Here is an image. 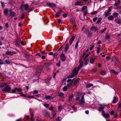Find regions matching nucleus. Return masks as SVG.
<instances>
[{"label":"nucleus","mask_w":121,"mask_h":121,"mask_svg":"<svg viewBox=\"0 0 121 121\" xmlns=\"http://www.w3.org/2000/svg\"><path fill=\"white\" fill-rule=\"evenodd\" d=\"M114 113V111H112L110 113L111 115H112Z\"/></svg>","instance_id":"774afa93"},{"label":"nucleus","mask_w":121,"mask_h":121,"mask_svg":"<svg viewBox=\"0 0 121 121\" xmlns=\"http://www.w3.org/2000/svg\"><path fill=\"white\" fill-rule=\"evenodd\" d=\"M97 53H99L100 51V48L99 47H97Z\"/></svg>","instance_id":"6e6d98bb"},{"label":"nucleus","mask_w":121,"mask_h":121,"mask_svg":"<svg viewBox=\"0 0 121 121\" xmlns=\"http://www.w3.org/2000/svg\"><path fill=\"white\" fill-rule=\"evenodd\" d=\"M102 19L101 18H99V19L97 21L96 23H99L101 21V20Z\"/></svg>","instance_id":"c03bdc74"},{"label":"nucleus","mask_w":121,"mask_h":121,"mask_svg":"<svg viewBox=\"0 0 121 121\" xmlns=\"http://www.w3.org/2000/svg\"><path fill=\"white\" fill-rule=\"evenodd\" d=\"M36 121H45L43 120H42L41 118L37 117L36 119Z\"/></svg>","instance_id":"c756f323"},{"label":"nucleus","mask_w":121,"mask_h":121,"mask_svg":"<svg viewBox=\"0 0 121 121\" xmlns=\"http://www.w3.org/2000/svg\"><path fill=\"white\" fill-rule=\"evenodd\" d=\"M60 57L61 58H65V55L63 54H62L60 56Z\"/></svg>","instance_id":"5fc2aeb1"},{"label":"nucleus","mask_w":121,"mask_h":121,"mask_svg":"<svg viewBox=\"0 0 121 121\" xmlns=\"http://www.w3.org/2000/svg\"><path fill=\"white\" fill-rule=\"evenodd\" d=\"M75 5H79L82 6V3L81 2L77 1L76 2L75 4Z\"/></svg>","instance_id":"aec40b11"},{"label":"nucleus","mask_w":121,"mask_h":121,"mask_svg":"<svg viewBox=\"0 0 121 121\" xmlns=\"http://www.w3.org/2000/svg\"><path fill=\"white\" fill-rule=\"evenodd\" d=\"M118 110L119 111H121V103L119 105Z\"/></svg>","instance_id":"ea45409f"},{"label":"nucleus","mask_w":121,"mask_h":121,"mask_svg":"<svg viewBox=\"0 0 121 121\" xmlns=\"http://www.w3.org/2000/svg\"><path fill=\"white\" fill-rule=\"evenodd\" d=\"M120 3L119 1H118L114 5L116 6H117L118 5V4H119Z\"/></svg>","instance_id":"79ce46f5"},{"label":"nucleus","mask_w":121,"mask_h":121,"mask_svg":"<svg viewBox=\"0 0 121 121\" xmlns=\"http://www.w3.org/2000/svg\"><path fill=\"white\" fill-rule=\"evenodd\" d=\"M67 87L66 86H65L63 88V90L64 91H65L67 90Z\"/></svg>","instance_id":"72a5a7b5"},{"label":"nucleus","mask_w":121,"mask_h":121,"mask_svg":"<svg viewBox=\"0 0 121 121\" xmlns=\"http://www.w3.org/2000/svg\"><path fill=\"white\" fill-rule=\"evenodd\" d=\"M105 72L104 71H102L100 72V74L102 75H104L105 73Z\"/></svg>","instance_id":"a19ab883"},{"label":"nucleus","mask_w":121,"mask_h":121,"mask_svg":"<svg viewBox=\"0 0 121 121\" xmlns=\"http://www.w3.org/2000/svg\"><path fill=\"white\" fill-rule=\"evenodd\" d=\"M49 109L51 111H52L53 110V107L52 106L50 108H49Z\"/></svg>","instance_id":"680f3d73"},{"label":"nucleus","mask_w":121,"mask_h":121,"mask_svg":"<svg viewBox=\"0 0 121 121\" xmlns=\"http://www.w3.org/2000/svg\"><path fill=\"white\" fill-rule=\"evenodd\" d=\"M85 102V99H84V96L83 95L82 97L81 100H79L78 103L79 104H80V106L82 107L83 106H82V104L83 105L84 104Z\"/></svg>","instance_id":"7ed1b4c3"},{"label":"nucleus","mask_w":121,"mask_h":121,"mask_svg":"<svg viewBox=\"0 0 121 121\" xmlns=\"http://www.w3.org/2000/svg\"><path fill=\"white\" fill-rule=\"evenodd\" d=\"M113 61L114 62L115 64H117L119 63V61L118 60V58L116 57H114V58L113 59Z\"/></svg>","instance_id":"6e6552de"},{"label":"nucleus","mask_w":121,"mask_h":121,"mask_svg":"<svg viewBox=\"0 0 121 121\" xmlns=\"http://www.w3.org/2000/svg\"><path fill=\"white\" fill-rule=\"evenodd\" d=\"M97 19V17H96L95 18H94L93 19V20L94 21H95Z\"/></svg>","instance_id":"338daca9"},{"label":"nucleus","mask_w":121,"mask_h":121,"mask_svg":"<svg viewBox=\"0 0 121 121\" xmlns=\"http://www.w3.org/2000/svg\"><path fill=\"white\" fill-rule=\"evenodd\" d=\"M11 90V87L9 86H7L2 89V91L4 93L9 92Z\"/></svg>","instance_id":"f03ea898"},{"label":"nucleus","mask_w":121,"mask_h":121,"mask_svg":"<svg viewBox=\"0 0 121 121\" xmlns=\"http://www.w3.org/2000/svg\"><path fill=\"white\" fill-rule=\"evenodd\" d=\"M46 5L48 6H49L50 8H52L54 7H56V5L53 3H47Z\"/></svg>","instance_id":"20e7f679"},{"label":"nucleus","mask_w":121,"mask_h":121,"mask_svg":"<svg viewBox=\"0 0 121 121\" xmlns=\"http://www.w3.org/2000/svg\"><path fill=\"white\" fill-rule=\"evenodd\" d=\"M93 85L92 84L89 83L87 84L86 86V88H88L93 86Z\"/></svg>","instance_id":"c85d7f7f"},{"label":"nucleus","mask_w":121,"mask_h":121,"mask_svg":"<svg viewBox=\"0 0 121 121\" xmlns=\"http://www.w3.org/2000/svg\"><path fill=\"white\" fill-rule=\"evenodd\" d=\"M117 97H114L113 98V99L112 101V103L113 104L115 103L117 101Z\"/></svg>","instance_id":"393cba45"},{"label":"nucleus","mask_w":121,"mask_h":121,"mask_svg":"<svg viewBox=\"0 0 121 121\" xmlns=\"http://www.w3.org/2000/svg\"><path fill=\"white\" fill-rule=\"evenodd\" d=\"M84 32L87 34V35L89 37H91L92 34L87 29L86 30V31H84Z\"/></svg>","instance_id":"423d86ee"},{"label":"nucleus","mask_w":121,"mask_h":121,"mask_svg":"<svg viewBox=\"0 0 121 121\" xmlns=\"http://www.w3.org/2000/svg\"><path fill=\"white\" fill-rule=\"evenodd\" d=\"M79 41H78L76 43L75 46V48H77V47L78 46V43Z\"/></svg>","instance_id":"8fccbe9b"},{"label":"nucleus","mask_w":121,"mask_h":121,"mask_svg":"<svg viewBox=\"0 0 121 121\" xmlns=\"http://www.w3.org/2000/svg\"><path fill=\"white\" fill-rule=\"evenodd\" d=\"M85 62L84 63V64L85 65H86L89 62V60H86Z\"/></svg>","instance_id":"2f4dec72"},{"label":"nucleus","mask_w":121,"mask_h":121,"mask_svg":"<svg viewBox=\"0 0 121 121\" xmlns=\"http://www.w3.org/2000/svg\"><path fill=\"white\" fill-rule=\"evenodd\" d=\"M4 14H7L8 13V10L7 9H6L4 11Z\"/></svg>","instance_id":"c9c22d12"},{"label":"nucleus","mask_w":121,"mask_h":121,"mask_svg":"<svg viewBox=\"0 0 121 121\" xmlns=\"http://www.w3.org/2000/svg\"><path fill=\"white\" fill-rule=\"evenodd\" d=\"M110 9H109L108 10V11L105 13V14L106 17L108 16L110 14Z\"/></svg>","instance_id":"4be33fe9"},{"label":"nucleus","mask_w":121,"mask_h":121,"mask_svg":"<svg viewBox=\"0 0 121 121\" xmlns=\"http://www.w3.org/2000/svg\"><path fill=\"white\" fill-rule=\"evenodd\" d=\"M106 59L108 60H110V57L109 56H107L106 57Z\"/></svg>","instance_id":"0e129e2a"},{"label":"nucleus","mask_w":121,"mask_h":121,"mask_svg":"<svg viewBox=\"0 0 121 121\" xmlns=\"http://www.w3.org/2000/svg\"><path fill=\"white\" fill-rule=\"evenodd\" d=\"M57 55L58 54L56 53H54V54H53V55L54 57H57Z\"/></svg>","instance_id":"13d9d810"},{"label":"nucleus","mask_w":121,"mask_h":121,"mask_svg":"<svg viewBox=\"0 0 121 121\" xmlns=\"http://www.w3.org/2000/svg\"><path fill=\"white\" fill-rule=\"evenodd\" d=\"M52 114L53 117H54L56 114V112L55 111H53L52 112Z\"/></svg>","instance_id":"3c124183"},{"label":"nucleus","mask_w":121,"mask_h":121,"mask_svg":"<svg viewBox=\"0 0 121 121\" xmlns=\"http://www.w3.org/2000/svg\"><path fill=\"white\" fill-rule=\"evenodd\" d=\"M113 15L114 17H116L117 16H118V13L116 12L114 13L113 14Z\"/></svg>","instance_id":"bb28decb"},{"label":"nucleus","mask_w":121,"mask_h":121,"mask_svg":"<svg viewBox=\"0 0 121 121\" xmlns=\"http://www.w3.org/2000/svg\"><path fill=\"white\" fill-rule=\"evenodd\" d=\"M115 22L117 23L120 25L121 24V19L119 18L115 19Z\"/></svg>","instance_id":"9b49d317"},{"label":"nucleus","mask_w":121,"mask_h":121,"mask_svg":"<svg viewBox=\"0 0 121 121\" xmlns=\"http://www.w3.org/2000/svg\"><path fill=\"white\" fill-rule=\"evenodd\" d=\"M27 97L28 98H34V96H30L29 95H28Z\"/></svg>","instance_id":"e2e57ef3"},{"label":"nucleus","mask_w":121,"mask_h":121,"mask_svg":"<svg viewBox=\"0 0 121 121\" xmlns=\"http://www.w3.org/2000/svg\"><path fill=\"white\" fill-rule=\"evenodd\" d=\"M16 90L17 91L19 92H21L22 91V89L21 88H16Z\"/></svg>","instance_id":"58836bf2"},{"label":"nucleus","mask_w":121,"mask_h":121,"mask_svg":"<svg viewBox=\"0 0 121 121\" xmlns=\"http://www.w3.org/2000/svg\"><path fill=\"white\" fill-rule=\"evenodd\" d=\"M59 95L60 96L62 97L63 96L64 94L62 93H61L59 94Z\"/></svg>","instance_id":"052dcab7"},{"label":"nucleus","mask_w":121,"mask_h":121,"mask_svg":"<svg viewBox=\"0 0 121 121\" xmlns=\"http://www.w3.org/2000/svg\"><path fill=\"white\" fill-rule=\"evenodd\" d=\"M59 110V112H60L61 111L62 109V107L61 106H59L58 107Z\"/></svg>","instance_id":"de8ad7c7"},{"label":"nucleus","mask_w":121,"mask_h":121,"mask_svg":"<svg viewBox=\"0 0 121 121\" xmlns=\"http://www.w3.org/2000/svg\"><path fill=\"white\" fill-rule=\"evenodd\" d=\"M101 106H102V107H100L98 109V110L99 111H102L104 109V106H106L107 107V105H104V104H103L102 105H101Z\"/></svg>","instance_id":"1a4fd4ad"},{"label":"nucleus","mask_w":121,"mask_h":121,"mask_svg":"<svg viewBox=\"0 0 121 121\" xmlns=\"http://www.w3.org/2000/svg\"><path fill=\"white\" fill-rule=\"evenodd\" d=\"M33 91L34 92L33 93V94L38 93V91L36 90H34V91Z\"/></svg>","instance_id":"09e8293b"},{"label":"nucleus","mask_w":121,"mask_h":121,"mask_svg":"<svg viewBox=\"0 0 121 121\" xmlns=\"http://www.w3.org/2000/svg\"><path fill=\"white\" fill-rule=\"evenodd\" d=\"M72 83H69L67 84V85L68 87H70L72 85Z\"/></svg>","instance_id":"4d7b16f0"},{"label":"nucleus","mask_w":121,"mask_h":121,"mask_svg":"<svg viewBox=\"0 0 121 121\" xmlns=\"http://www.w3.org/2000/svg\"><path fill=\"white\" fill-rule=\"evenodd\" d=\"M22 8H24L26 10H27L28 8V5L27 4L23 5L22 6Z\"/></svg>","instance_id":"dca6fc26"},{"label":"nucleus","mask_w":121,"mask_h":121,"mask_svg":"<svg viewBox=\"0 0 121 121\" xmlns=\"http://www.w3.org/2000/svg\"><path fill=\"white\" fill-rule=\"evenodd\" d=\"M69 47V45L68 44H67L65 45V52H67L68 50Z\"/></svg>","instance_id":"2eb2a0df"},{"label":"nucleus","mask_w":121,"mask_h":121,"mask_svg":"<svg viewBox=\"0 0 121 121\" xmlns=\"http://www.w3.org/2000/svg\"><path fill=\"white\" fill-rule=\"evenodd\" d=\"M51 63H45L44 64V65L45 66V67L46 68L48 67L50 65H51Z\"/></svg>","instance_id":"412c9836"},{"label":"nucleus","mask_w":121,"mask_h":121,"mask_svg":"<svg viewBox=\"0 0 121 121\" xmlns=\"http://www.w3.org/2000/svg\"><path fill=\"white\" fill-rule=\"evenodd\" d=\"M75 39V37L74 36H72V37L71 38L70 40L69 41V45H71L73 41Z\"/></svg>","instance_id":"ddd939ff"},{"label":"nucleus","mask_w":121,"mask_h":121,"mask_svg":"<svg viewBox=\"0 0 121 121\" xmlns=\"http://www.w3.org/2000/svg\"><path fill=\"white\" fill-rule=\"evenodd\" d=\"M91 29L92 30L95 32L98 30V29L96 27H92L91 28Z\"/></svg>","instance_id":"a211bd4d"},{"label":"nucleus","mask_w":121,"mask_h":121,"mask_svg":"<svg viewBox=\"0 0 121 121\" xmlns=\"http://www.w3.org/2000/svg\"><path fill=\"white\" fill-rule=\"evenodd\" d=\"M108 19L110 20H112L114 19V17L112 15H110L108 17Z\"/></svg>","instance_id":"a878e982"},{"label":"nucleus","mask_w":121,"mask_h":121,"mask_svg":"<svg viewBox=\"0 0 121 121\" xmlns=\"http://www.w3.org/2000/svg\"><path fill=\"white\" fill-rule=\"evenodd\" d=\"M10 15L12 17H14L16 16V13H15L12 12V10H10Z\"/></svg>","instance_id":"f8f14e48"},{"label":"nucleus","mask_w":121,"mask_h":121,"mask_svg":"<svg viewBox=\"0 0 121 121\" xmlns=\"http://www.w3.org/2000/svg\"><path fill=\"white\" fill-rule=\"evenodd\" d=\"M73 97V95H71L69 96L68 100L69 101L71 102L72 101Z\"/></svg>","instance_id":"6ab92c4d"},{"label":"nucleus","mask_w":121,"mask_h":121,"mask_svg":"<svg viewBox=\"0 0 121 121\" xmlns=\"http://www.w3.org/2000/svg\"><path fill=\"white\" fill-rule=\"evenodd\" d=\"M106 38L107 39H109L110 38V36L107 35H106L105 36Z\"/></svg>","instance_id":"864d4df0"},{"label":"nucleus","mask_w":121,"mask_h":121,"mask_svg":"<svg viewBox=\"0 0 121 121\" xmlns=\"http://www.w3.org/2000/svg\"><path fill=\"white\" fill-rule=\"evenodd\" d=\"M106 29L107 28H105L104 29L102 30H101L100 32L102 33H103L106 30Z\"/></svg>","instance_id":"4c0bfd02"},{"label":"nucleus","mask_w":121,"mask_h":121,"mask_svg":"<svg viewBox=\"0 0 121 121\" xmlns=\"http://www.w3.org/2000/svg\"><path fill=\"white\" fill-rule=\"evenodd\" d=\"M19 94H20L21 95V96H23L24 97H26V96L25 94L22 93H19Z\"/></svg>","instance_id":"49530a36"},{"label":"nucleus","mask_w":121,"mask_h":121,"mask_svg":"<svg viewBox=\"0 0 121 121\" xmlns=\"http://www.w3.org/2000/svg\"><path fill=\"white\" fill-rule=\"evenodd\" d=\"M111 72H112V73H113L115 75H117L118 73V72H116V71H115L114 70H111Z\"/></svg>","instance_id":"cd10ccee"},{"label":"nucleus","mask_w":121,"mask_h":121,"mask_svg":"<svg viewBox=\"0 0 121 121\" xmlns=\"http://www.w3.org/2000/svg\"><path fill=\"white\" fill-rule=\"evenodd\" d=\"M83 62H82L81 63H80V65L78 67V68H81L82 67V66L83 65Z\"/></svg>","instance_id":"473e14b6"},{"label":"nucleus","mask_w":121,"mask_h":121,"mask_svg":"<svg viewBox=\"0 0 121 121\" xmlns=\"http://www.w3.org/2000/svg\"><path fill=\"white\" fill-rule=\"evenodd\" d=\"M87 9V7L85 6H83L82 8V11H84L86 9Z\"/></svg>","instance_id":"7c9ffc66"},{"label":"nucleus","mask_w":121,"mask_h":121,"mask_svg":"<svg viewBox=\"0 0 121 121\" xmlns=\"http://www.w3.org/2000/svg\"><path fill=\"white\" fill-rule=\"evenodd\" d=\"M102 116L105 118H108L110 116L108 113H107L105 114L104 111H102Z\"/></svg>","instance_id":"39448f33"},{"label":"nucleus","mask_w":121,"mask_h":121,"mask_svg":"<svg viewBox=\"0 0 121 121\" xmlns=\"http://www.w3.org/2000/svg\"><path fill=\"white\" fill-rule=\"evenodd\" d=\"M78 69H74L72 74L71 75H69L67 77L68 78H73L74 76H76L78 73L79 71Z\"/></svg>","instance_id":"f257e3e1"},{"label":"nucleus","mask_w":121,"mask_h":121,"mask_svg":"<svg viewBox=\"0 0 121 121\" xmlns=\"http://www.w3.org/2000/svg\"><path fill=\"white\" fill-rule=\"evenodd\" d=\"M44 106L46 108H48L49 106V105L47 104H44Z\"/></svg>","instance_id":"a18cd8bd"},{"label":"nucleus","mask_w":121,"mask_h":121,"mask_svg":"<svg viewBox=\"0 0 121 121\" xmlns=\"http://www.w3.org/2000/svg\"><path fill=\"white\" fill-rule=\"evenodd\" d=\"M40 69H37L36 73L37 74L38 73H39L41 72V70Z\"/></svg>","instance_id":"f704fd0d"},{"label":"nucleus","mask_w":121,"mask_h":121,"mask_svg":"<svg viewBox=\"0 0 121 121\" xmlns=\"http://www.w3.org/2000/svg\"><path fill=\"white\" fill-rule=\"evenodd\" d=\"M53 98V97L52 96L46 95L45 96V99L47 100L50 99L51 100Z\"/></svg>","instance_id":"0eeeda50"},{"label":"nucleus","mask_w":121,"mask_h":121,"mask_svg":"<svg viewBox=\"0 0 121 121\" xmlns=\"http://www.w3.org/2000/svg\"><path fill=\"white\" fill-rule=\"evenodd\" d=\"M79 80V78H78L73 83V85L74 86H75L77 84Z\"/></svg>","instance_id":"f3484780"},{"label":"nucleus","mask_w":121,"mask_h":121,"mask_svg":"<svg viewBox=\"0 0 121 121\" xmlns=\"http://www.w3.org/2000/svg\"><path fill=\"white\" fill-rule=\"evenodd\" d=\"M61 118L60 117H58L56 119V121H60Z\"/></svg>","instance_id":"603ef678"},{"label":"nucleus","mask_w":121,"mask_h":121,"mask_svg":"<svg viewBox=\"0 0 121 121\" xmlns=\"http://www.w3.org/2000/svg\"><path fill=\"white\" fill-rule=\"evenodd\" d=\"M3 63V60L0 59V64H2Z\"/></svg>","instance_id":"69168bd1"},{"label":"nucleus","mask_w":121,"mask_h":121,"mask_svg":"<svg viewBox=\"0 0 121 121\" xmlns=\"http://www.w3.org/2000/svg\"><path fill=\"white\" fill-rule=\"evenodd\" d=\"M5 62L7 64H10V62L9 60L6 59L5 61Z\"/></svg>","instance_id":"e433bc0d"},{"label":"nucleus","mask_w":121,"mask_h":121,"mask_svg":"<svg viewBox=\"0 0 121 121\" xmlns=\"http://www.w3.org/2000/svg\"><path fill=\"white\" fill-rule=\"evenodd\" d=\"M90 54V53H88V54H87L85 56H84L83 58V60L84 61H85L86 60L87 58L88 57V56Z\"/></svg>","instance_id":"5701e85b"},{"label":"nucleus","mask_w":121,"mask_h":121,"mask_svg":"<svg viewBox=\"0 0 121 121\" xmlns=\"http://www.w3.org/2000/svg\"><path fill=\"white\" fill-rule=\"evenodd\" d=\"M16 88H15L14 89L12 90L11 93H15L16 92Z\"/></svg>","instance_id":"37998d69"},{"label":"nucleus","mask_w":121,"mask_h":121,"mask_svg":"<svg viewBox=\"0 0 121 121\" xmlns=\"http://www.w3.org/2000/svg\"><path fill=\"white\" fill-rule=\"evenodd\" d=\"M95 60V59L94 58H91L90 60V63L91 64L93 63L94 62Z\"/></svg>","instance_id":"b1692460"},{"label":"nucleus","mask_w":121,"mask_h":121,"mask_svg":"<svg viewBox=\"0 0 121 121\" xmlns=\"http://www.w3.org/2000/svg\"><path fill=\"white\" fill-rule=\"evenodd\" d=\"M51 77H48L46 79L45 82L47 84H49L50 82V80L51 79Z\"/></svg>","instance_id":"9d476101"},{"label":"nucleus","mask_w":121,"mask_h":121,"mask_svg":"<svg viewBox=\"0 0 121 121\" xmlns=\"http://www.w3.org/2000/svg\"><path fill=\"white\" fill-rule=\"evenodd\" d=\"M97 13L96 11H95L93 12H92L91 13L92 14H96Z\"/></svg>","instance_id":"bf43d9fd"},{"label":"nucleus","mask_w":121,"mask_h":121,"mask_svg":"<svg viewBox=\"0 0 121 121\" xmlns=\"http://www.w3.org/2000/svg\"><path fill=\"white\" fill-rule=\"evenodd\" d=\"M13 54V52L9 51H7L5 53V54L6 55H9L10 56L12 55Z\"/></svg>","instance_id":"4468645a"}]
</instances>
